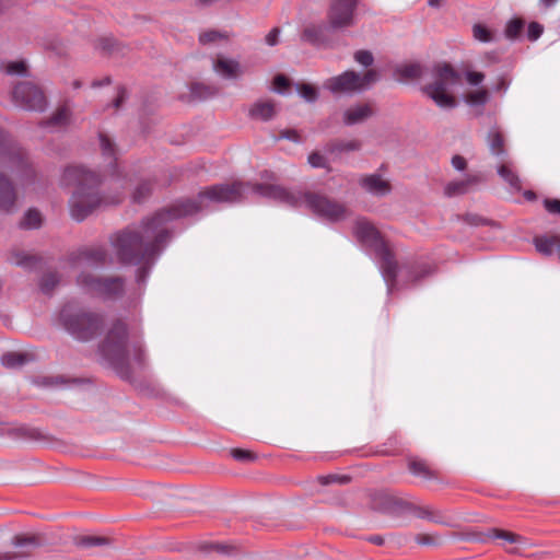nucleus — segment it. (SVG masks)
<instances>
[{
    "label": "nucleus",
    "mask_w": 560,
    "mask_h": 560,
    "mask_svg": "<svg viewBox=\"0 0 560 560\" xmlns=\"http://www.w3.org/2000/svg\"><path fill=\"white\" fill-rule=\"evenodd\" d=\"M40 544L36 536H15L12 546L14 551L0 552V560H15L28 557L33 549Z\"/></svg>",
    "instance_id": "nucleus-12"
},
{
    "label": "nucleus",
    "mask_w": 560,
    "mask_h": 560,
    "mask_svg": "<svg viewBox=\"0 0 560 560\" xmlns=\"http://www.w3.org/2000/svg\"><path fill=\"white\" fill-rule=\"evenodd\" d=\"M77 283L85 292L103 299L116 298L124 291V281L119 277L98 278L89 272H81Z\"/></svg>",
    "instance_id": "nucleus-9"
},
{
    "label": "nucleus",
    "mask_w": 560,
    "mask_h": 560,
    "mask_svg": "<svg viewBox=\"0 0 560 560\" xmlns=\"http://www.w3.org/2000/svg\"><path fill=\"white\" fill-rule=\"evenodd\" d=\"M275 114L276 107L271 101H258L252 106L249 110V115L253 118L264 121L271 119Z\"/></svg>",
    "instance_id": "nucleus-21"
},
{
    "label": "nucleus",
    "mask_w": 560,
    "mask_h": 560,
    "mask_svg": "<svg viewBox=\"0 0 560 560\" xmlns=\"http://www.w3.org/2000/svg\"><path fill=\"white\" fill-rule=\"evenodd\" d=\"M418 515H419L420 517H423V518H424V517H427V518H429V517H430V514H429L427 511H422V512H420Z\"/></svg>",
    "instance_id": "nucleus-64"
},
{
    "label": "nucleus",
    "mask_w": 560,
    "mask_h": 560,
    "mask_svg": "<svg viewBox=\"0 0 560 560\" xmlns=\"http://www.w3.org/2000/svg\"><path fill=\"white\" fill-rule=\"evenodd\" d=\"M385 503L382 506L383 510L387 512H398L404 511L410 508V505L407 502H404L401 500H397L392 497H384Z\"/></svg>",
    "instance_id": "nucleus-34"
},
{
    "label": "nucleus",
    "mask_w": 560,
    "mask_h": 560,
    "mask_svg": "<svg viewBox=\"0 0 560 560\" xmlns=\"http://www.w3.org/2000/svg\"><path fill=\"white\" fill-rule=\"evenodd\" d=\"M10 8L9 0H0V15L4 14Z\"/></svg>",
    "instance_id": "nucleus-55"
},
{
    "label": "nucleus",
    "mask_w": 560,
    "mask_h": 560,
    "mask_svg": "<svg viewBox=\"0 0 560 560\" xmlns=\"http://www.w3.org/2000/svg\"><path fill=\"white\" fill-rule=\"evenodd\" d=\"M487 142L492 155L498 158L505 155L506 152L504 149V138L497 127L489 131Z\"/></svg>",
    "instance_id": "nucleus-24"
},
{
    "label": "nucleus",
    "mask_w": 560,
    "mask_h": 560,
    "mask_svg": "<svg viewBox=\"0 0 560 560\" xmlns=\"http://www.w3.org/2000/svg\"><path fill=\"white\" fill-rule=\"evenodd\" d=\"M373 114V109L369 104H358L348 108L343 113V122L348 126H353L363 122Z\"/></svg>",
    "instance_id": "nucleus-19"
},
{
    "label": "nucleus",
    "mask_w": 560,
    "mask_h": 560,
    "mask_svg": "<svg viewBox=\"0 0 560 560\" xmlns=\"http://www.w3.org/2000/svg\"><path fill=\"white\" fill-rule=\"evenodd\" d=\"M273 85L278 93H283L284 90L289 86V81L285 77L279 74L273 79Z\"/></svg>",
    "instance_id": "nucleus-48"
},
{
    "label": "nucleus",
    "mask_w": 560,
    "mask_h": 560,
    "mask_svg": "<svg viewBox=\"0 0 560 560\" xmlns=\"http://www.w3.org/2000/svg\"><path fill=\"white\" fill-rule=\"evenodd\" d=\"M279 139H287L296 143L301 142V137L299 132L294 129L282 130L279 136Z\"/></svg>",
    "instance_id": "nucleus-46"
},
{
    "label": "nucleus",
    "mask_w": 560,
    "mask_h": 560,
    "mask_svg": "<svg viewBox=\"0 0 560 560\" xmlns=\"http://www.w3.org/2000/svg\"><path fill=\"white\" fill-rule=\"evenodd\" d=\"M0 167L21 177L34 175L27 152L2 129H0Z\"/></svg>",
    "instance_id": "nucleus-8"
},
{
    "label": "nucleus",
    "mask_w": 560,
    "mask_h": 560,
    "mask_svg": "<svg viewBox=\"0 0 560 560\" xmlns=\"http://www.w3.org/2000/svg\"><path fill=\"white\" fill-rule=\"evenodd\" d=\"M442 0H428V4L432 8L440 7Z\"/></svg>",
    "instance_id": "nucleus-61"
},
{
    "label": "nucleus",
    "mask_w": 560,
    "mask_h": 560,
    "mask_svg": "<svg viewBox=\"0 0 560 560\" xmlns=\"http://www.w3.org/2000/svg\"><path fill=\"white\" fill-rule=\"evenodd\" d=\"M213 70L224 79L234 80L242 75L243 70L238 61L225 57H219L213 62Z\"/></svg>",
    "instance_id": "nucleus-16"
},
{
    "label": "nucleus",
    "mask_w": 560,
    "mask_h": 560,
    "mask_svg": "<svg viewBox=\"0 0 560 560\" xmlns=\"http://www.w3.org/2000/svg\"><path fill=\"white\" fill-rule=\"evenodd\" d=\"M231 455L233 456V458L240 462H248L255 458V456L250 452L241 448L232 450Z\"/></svg>",
    "instance_id": "nucleus-44"
},
{
    "label": "nucleus",
    "mask_w": 560,
    "mask_h": 560,
    "mask_svg": "<svg viewBox=\"0 0 560 560\" xmlns=\"http://www.w3.org/2000/svg\"><path fill=\"white\" fill-rule=\"evenodd\" d=\"M359 184L364 191L375 197H384L392 191L390 182L378 173L361 176Z\"/></svg>",
    "instance_id": "nucleus-14"
},
{
    "label": "nucleus",
    "mask_w": 560,
    "mask_h": 560,
    "mask_svg": "<svg viewBox=\"0 0 560 560\" xmlns=\"http://www.w3.org/2000/svg\"><path fill=\"white\" fill-rule=\"evenodd\" d=\"M353 234L362 246L371 254H374L381 273L386 282L387 291L390 293L395 287L397 264L381 233L369 220L359 218L354 223Z\"/></svg>",
    "instance_id": "nucleus-5"
},
{
    "label": "nucleus",
    "mask_w": 560,
    "mask_h": 560,
    "mask_svg": "<svg viewBox=\"0 0 560 560\" xmlns=\"http://www.w3.org/2000/svg\"><path fill=\"white\" fill-rule=\"evenodd\" d=\"M258 196L289 207H305L317 217L336 222L347 217L345 205L322 194L288 190L279 185L235 182L211 186L197 198L177 200L155 212L137 228H127L110 236L117 260L138 266L137 282L145 283L150 269L171 238L170 223L200 212L211 211L214 205H234Z\"/></svg>",
    "instance_id": "nucleus-1"
},
{
    "label": "nucleus",
    "mask_w": 560,
    "mask_h": 560,
    "mask_svg": "<svg viewBox=\"0 0 560 560\" xmlns=\"http://www.w3.org/2000/svg\"><path fill=\"white\" fill-rule=\"evenodd\" d=\"M353 57H354V60L359 65H361V66H363L365 68L371 67L373 65V62H374V57H373L372 52L369 51V50H364V49L358 50V51L354 52Z\"/></svg>",
    "instance_id": "nucleus-39"
},
{
    "label": "nucleus",
    "mask_w": 560,
    "mask_h": 560,
    "mask_svg": "<svg viewBox=\"0 0 560 560\" xmlns=\"http://www.w3.org/2000/svg\"><path fill=\"white\" fill-rule=\"evenodd\" d=\"M70 118L71 112L67 105H63L60 106L49 119L43 120L39 126L50 131L60 130L70 124Z\"/></svg>",
    "instance_id": "nucleus-18"
},
{
    "label": "nucleus",
    "mask_w": 560,
    "mask_h": 560,
    "mask_svg": "<svg viewBox=\"0 0 560 560\" xmlns=\"http://www.w3.org/2000/svg\"><path fill=\"white\" fill-rule=\"evenodd\" d=\"M280 34H281V30L279 27H273L265 37V43L270 46V47H273L276 45L279 44L280 42Z\"/></svg>",
    "instance_id": "nucleus-42"
},
{
    "label": "nucleus",
    "mask_w": 560,
    "mask_h": 560,
    "mask_svg": "<svg viewBox=\"0 0 560 560\" xmlns=\"http://www.w3.org/2000/svg\"><path fill=\"white\" fill-rule=\"evenodd\" d=\"M466 79H467L469 84L478 85V84H480L483 81L485 75L481 72L468 71L466 73Z\"/></svg>",
    "instance_id": "nucleus-49"
},
{
    "label": "nucleus",
    "mask_w": 560,
    "mask_h": 560,
    "mask_svg": "<svg viewBox=\"0 0 560 560\" xmlns=\"http://www.w3.org/2000/svg\"><path fill=\"white\" fill-rule=\"evenodd\" d=\"M104 84H109V78H105L103 81H93L92 86L96 88Z\"/></svg>",
    "instance_id": "nucleus-58"
},
{
    "label": "nucleus",
    "mask_w": 560,
    "mask_h": 560,
    "mask_svg": "<svg viewBox=\"0 0 560 560\" xmlns=\"http://www.w3.org/2000/svg\"><path fill=\"white\" fill-rule=\"evenodd\" d=\"M18 194L12 182L0 173V210L11 212L15 208Z\"/></svg>",
    "instance_id": "nucleus-15"
},
{
    "label": "nucleus",
    "mask_w": 560,
    "mask_h": 560,
    "mask_svg": "<svg viewBox=\"0 0 560 560\" xmlns=\"http://www.w3.org/2000/svg\"><path fill=\"white\" fill-rule=\"evenodd\" d=\"M488 101V92L486 90H478L467 95V103L470 105H485Z\"/></svg>",
    "instance_id": "nucleus-40"
},
{
    "label": "nucleus",
    "mask_w": 560,
    "mask_h": 560,
    "mask_svg": "<svg viewBox=\"0 0 560 560\" xmlns=\"http://www.w3.org/2000/svg\"><path fill=\"white\" fill-rule=\"evenodd\" d=\"M452 165L457 171H464L466 168V160L460 155H455L452 159Z\"/></svg>",
    "instance_id": "nucleus-51"
},
{
    "label": "nucleus",
    "mask_w": 560,
    "mask_h": 560,
    "mask_svg": "<svg viewBox=\"0 0 560 560\" xmlns=\"http://www.w3.org/2000/svg\"><path fill=\"white\" fill-rule=\"evenodd\" d=\"M4 72L9 75L28 77V65L26 60L20 59L10 61L4 66Z\"/></svg>",
    "instance_id": "nucleus-28"
},
{
    "label": "nucleus",
    "mask_w": 560,
    "mask_h": 560,
    "mask_svg": "<svg viewBox=\"0 0 560 560\" xmlns=\"http://www.w3.org/2000/svg\"><path fill=\"white\" fill-rule=\"evenodd\" d=\"M126 96H127L126 89H124V88L119 89L117 96L114 101V106L116 108H119L120 104L125 101Z\"/></svg>",
    "instance_id": "nucleus-52"
},
{
    "label": "nucleus",
    "mask_w": 560,
    "mask_h": 560,
    "mask_svg": "<svg viewBox=\"0 0 560 560\" xmlns=\"http://www.w3.org/2000/svg\"><path fill=\"white\" fill-rule=\"evenodd\" d=\"M42 224V214L35 209H30L21 221V226L24 229H37Z\"/></svg>",
    "instance_id": "nucleus-30"
},
{
    "label": "nucleus",
    "mask_w": 560,
    "mask_h": 560,
    "mask_svg": "<svg viewBox=\"0 0 560 560\" xmlns=\"http://www.w3.org/2000/svg\"><path fill=\"white\" fill-rule=\"evenodd\" d=\"M378 80L380 72L375 69H369L362 74L348 70L325 80L323 88L332 94L352 95L369 90Z\"/></svg>",
    "instance_id": "nucleus-7"
},
{
    "label": "nucleus",
    "mask_w": 560,
    "mask_h": 560,
    "mask_svg": "<svg viewBox=\"0 0 560 560\" xmlns=\"http://www.w3.org/2000/svg\"><path fill=\"white\" fill-rule=\"evenodd\" d=\"M108 540L105 537L100 536H82L78 538L77 544L81 547L90 548V547H96V546H103L106 545Z\"/></svg>",
    "instance_id": "nucleus-35"
},
{
    "label": "nucleus",
    "mask_w": 560,
    "mask_h": 560,
    "mask_svg": "<svg viewBox=\"0 0 560 560\" xmlns=\"http://www.w3.org/2000/svg\"><path fill=\"white\" fill-rule=\"evenodd\" d=\"M498 174L514 190L521 189V180L509 164L502 163L498 166Z\"/></svg>",
    "instance_id": "nucleus-25"
},
{
    "label": "nucleus",
    "mask_w": 560,
    "mask_h": 560,
    "mask_svg": "<svg viewBox=\"0 0 560 560\" xmlns=\"http://www.w3.org/2000/svg\"><path fill=\"white\" fill-rule=\"evenodd\" d=\"M487 539H500L504 544H516V545H526V539L517 534L512 532L502 530L498 528L489 529L486 534Z\"/></svg>",
    "instance_id": "nucleus-23"
},
{
    "label": "nucleus",
    "mask_w": 560,
    "mask_h": 560,
    "mask_svg": "<svg viewBox=\"0 0 560 560\" xmlns=\"http://www.w3.org/2000/svg\"><path fill=\"white\" fill-rule=\"evenodd\" d=\"M545 208L549 213L560 214V200L546 199L544 201Z\"/></svg>",
    "instance_id": "nucleus-47"
},
{
    "label": "nucleus",
    "mask_w": 560,
    "mask_h": 560,
    "mask_svg": "<svg viewBox=\"0 0 560 560\" xmlns=\"http://www.w3.org/2000/svg\"><path fill=\"white\" fill-rule=\"evenodd\" d=\"M477 183L478 178L476 176H469L465 179L453 180L445 186L444 194L447 197L464 195L468 192L469 189Z\"/></svg>",
    "instance_id": "nucleus-20"
},
{
    "label": "nucleus",
    "mask_w": 560,
    "mask_h": 560,
    "mask_svg": "<svg viewBox=\"0 0 560 560\" xmlns=\"http://www.w3.org/2000/svg\"><path fill=\"white\" fill-rule=\"evenodd\" d=\"M213 94H214V91L211 88H209L202 83H195L191 86V95L196 98L202 100V98L210 97Z\"/></svg>",
    "instance_id": "nucleus-38"
},
{
    "label": "nucleus",
    "mask_w": 560,
    "mask_h": 560,
    "mask_svg": "<svg viewBox=\"0 0 560 560\" xmlns=\"http://www.w3.org/2000/svg\"><path fill=\"white\" fill-rule=\"evenodd\" d=\"M370 541L376 545H382L383 538L381 536H373L370 538Z\"/></svg>",
    "instance_id": "nucleus-60"
},
{
    "label": "nucleus",
    "mask_w": 560,
    "mask_h": 560,
    "mask_svg": "<svg viewBox=\"0 0 560 560\" xmlns=\"http://www.w3.org/2000/svg\"><path fill=\"white\" fill-rule=\"evenodd\" d=\"M537 252L542 255H551L553 250L559 246L555 237L538 236L534 240Z\"/></svg>",
    "instance_id": "nucleus-27"
},
{
    "label": "nucleus",
    "mask_w": 560,
    "mask_h": 560,
    "mask_svg": "<svg viewBox=\"0 0 560 560\" xmlns=\"http://www.w3.org/2000/svg\"><path fill=\"white\" fill-rule=\"evenodd\" d=\"M296 91L308 103H314L318 98V90L307 83H298Z\"/></svg>",
    "instance_id": "nucleus-31"
},
{
    "label": "nucleus",
    "mask_w": 560,
    "mask_h": 560,
    "mask_svg": "<svg viewBox=\"0 0 560 560\" xmlns=\"http://www.w3.org/2000/svg\"><path fill=\"white\" fill-rule=\"evenodd\" d=\"M12 102L21 109L37 113L45 112L48 106L43 90L28 81L20 82L13 88Z\"/></svg>",
    "instance_id": "nucleus-10"
},
{
    "label": "nucleus",
    "mask_w": 560,
    "mask_h": 560,
    "mask_svg": "<svg viewBox=\"0 0 560 560\" xmlns=\"http://www.w3.org/2000/svg\"><path fill=\"white\" fill-rule=\"evenodd\" d=\"M343 479H346V478H345V477L339 478V477L334 476V475L319 477V481H320V483H323V485H328V483H330V482H335V481H339V482H341V481H343Z\"/></svg>",
    "instance_id": "nucleus-53"
},
{
    "label": "nucleus",
    "mask_w": 560,
    "mask_h": 560,
    "mask_svg": "<svg viewBox=\"0 0 560 560\" xmlns=\"http://www.w3.org/2000/svg\"><path fill=\"white\" fill-rule=\"evenodd\" d=\"M557 1L558 0H540V3L546 8H550L555 5Z\"/></svg>",
    "instance_id": "nucleus-59"
},
{
    "label": "nucleus",
    "mask_w": 560,
    "mask_h": 560,
    "mask_svg": "<svg viewBox=\"0 0 560 560\" xmlns=\"http://www.w3.org/2000/svg\"><path fill=\"white\" fill-rule=\"evenodd\" d=\"M330 30L328 24L310 23L305 25L301 33V40L314 46H318L326 40V33Z\"/></svg>",
    "instance_id": "nucleus-17"
},
{
    "label": "nucleus",
    "mask_w": 560,
    "mask_h": 560,
    "mask_svg": "<svg viewBox=\"0 0 560 560\" xmlns=\"http://www.w3.org/2000/svg\"><path fill=\"white\" fill-rule=\"evenodd\" d=\"M151 190H152L151 182L143 180V182L139 183L132 194L133 201L142 202L151 194Z\"/></svg>",
    "instance_id": "nucleus-33"
},
{
    "label": "nucleus",
    "mask_w": 560,
    "mask_h": 560,
    "mask_svg": "<svg viewBox=\"0 0 560 560\" xmlns=\"http://www.w3.org/2000/svg\"><path fill=\"white\" fill-rule=\"evenodd\" d=\"M100 145L103 156L108 160L112 170L110 183L117 190L115 195L107 196L103 191L105 183L98 175L81 165L68 166L62 174L61 185L77 186L69 200L70 214L73 220L81 222L94 210L121 201L126 180L116 167V148L112 140L104 133H100Z\"/></svg>",
    "instance_id": "nucleus-2"
},
{
    "label": "nucleus",
    "mask_w": 560,
    "mask_h": 560,
    "mask_svg": "<svg viewBox=\"0 0 560 560\" xmlns=\"http://www.w3.org/2000/svg\"><path fill=\"white\" fill-rule=\"evenodd\" d=\"M395 77L400 82H423L422 92L441 108L456 106L453 89L460 84L462 77L446 62H438L432 67H422L417 62L404 63L395 69Z\"/></svg>",
    "instance_id": "nucleus-3"
},
{
    "label": "nucleus",
    "mask_w": 560,
    "mask_h": 560,
    "mask_svg": "<svg viewBox=\"0 0 560 560\" xmlns=\"http://www.w3.org/2000/svg\"><path fill=\"white\" fill-rule=\"evenodd\" d=\"M109 256L104 246H92L79 252L75 257L78 266L88 268L103 267L109 262Z\"/></svg>",
    "instance_id": "nucleus-13"
},
{
    "label": "nucleus",
    "mask_w": 560,
    "mask_h": 560,
    "mask_svg": "<svg viewBox=\"0 0 560 560\" xmlns=\"http://www.w3.org/2000/svg\"><path fill=\"white\" fill-rule=\"evenodd\" d=\"M308 163L313 167H326L327 164L326 158L318 152H313L308 155Z\"/></svg>",
    "instance_id": "nucleus-43"
},
{
    "label": "nucleus",
    "mask_w": 560,
    "mask_h": 560,
    "mask_svg": "<svg viewBox=\"0 0 560 560\" xmlns=\"http://www.w3.org/2000/svg\"><path fill=\"white\" fill-rule=\"evenodd\" d=\"M209 548H210V549H214V550H217L218 552H221V553H226V552H229V551H228V547H226V546H224V545H219V544H217V545H210V546H209Z\"/></svg>",
    "instance_id": "nucleus-56"
},
{
    "label": "nucleus",
    "mask_w": 560,
    "mask_h": 560,
    "mask_svg": "<svg viewBox=\"0 0 560 560\" xmlns=\"http://www.w3.org/2000/svg\"><path fill=\"white\" fill-rule=\"evenodd\" d=\"M60 277L57 272L49 271L44 273L40 279L39 288L44 294H51L55 288L58 285Z\"/></svg>",
    "instance_id": "nucleus-29"
},
{
    "label": "nucleus",
    "mask_w": 560,
    "mask_h": 560,
    "mask_svg": "<svg viewBox=\"0 0 560 560\" xmlns=\"http://www.w3.org/2000/svg\"><path fill=\"white\" fill-rule=\"evenodd\" d=\"M542 26L537 23V22H532L529 25H528V30H527V36L530 40H536L537 38L540 37V35L542 34Z\"/></svg>",
    "instance_id": "nucleus-45"
},
{
    "label": "nucleus",
    "mask_w": 560,
    "mask_h": 560,
    "mask_svg": "<svg viewBox=\"0 0 560 560\" xmlns=\"http://www.w3.org/2000/svg\"><path fill=\"white\" fill-rule=\"evenodd\" d=\"M409 469L416 476L427 477L429 475L428 467L422 460H411L409 463Z\"/></svg>",
    "instance_id": "nucleus-41"
},
{
    "label": "nucleus",
    "mask_w": 560,
    "mask_h": 560,
    "mask_svg": "<svg viewBox=\"0 0 560 560\" xmlns=\"http://www.w3.org/2000/svg\"><path fill=\"white\" fill-rule=\"evenodd\" d=\"M425 273H429V270H428V269H423L421 275H418V273H417V275H415L412 280H413V281H418V280H419L420 278H422Z\"/></svg>",
    "instance_id": "nucleus-62"
},
{
    "label": "nucleus",
    "mask_w": 560,
    "mask_h": 560,
    "mask_svg": "<svg viewBox=\"0 0 560 560\" xmlns=\"http://www.w3.org/2000/svg\"><path fill=\"white\" fill-rule=\"evenodd\" d=\"M509 89V82L504 78H500L498 83L494 86V90L498 92H506Z\"/></svg>",
    "instance_id": "nucleus-54"
},
{
    "label": "nucleus",
    "mask_w": 560,
    "mask_h": 560,
    "mask_svg": "<svg viewBox=\"0 0 560 560\" xmlns=\"http://www.w3.org/2000/svg\"><path fill=\"white\" fill-rule=\"evenodd\" d=\"M59 322L73 338L82 341L92 339L102 325L98 315L86 312L74 303H68L61 308Z\"/></svg>",
    "instance_id": "nucleus-6"
},
{
    "label": "nucleus",
    "mask_w": 560,
    "mask_h": 560,
    "mask_svg": "<svg viewBox=\"0 0 560 560\" xmlns=\"http://www.w3.org/2000/svg\"><path fill=\"white\" fill-rule=\"evenodd\" d=\"M10 261L16 266H20L26 270H34L39 267L42 259L37 256L24 253L14 252L10 257Z\"/></svg>",
    "instance_id": "nucleus-22"
},
{
    "label": "nucleus",
    "mask_w": 560,
    "mask_h": 560,
    "mask_svg": "<svg viewBox=\"0 0 560 560\" xmlns=\"http://www.w3.org/2000/svg\"><path fill=\"white\" fill-rule=\"evenodd\" d=\"M524 23L520 19L511 20L505 27V35L508 38H516L522 32Z\"/></svg>",
    "instance_id": "nucleus-37"
},
{
    "label": "nucleus",
    "mask_w": 560,
    "mask_h": 560,
    "mask_svg": "<svg viewBox=\"0 0 560 560\" xmlns=\"http://www.w3.org/2000/svg\"><path fill=\"white\" fill-rule=\"evenodd\" d=\"M219 37H220V35L218 32L209 31V32L202 33L199 37V40L202 44H207V43H212V42L217 40Z\"/></svg>",
    "instance_id": "nucleus-50"
},
{
    "label": "nucleus",
    "mask_w": 560,
    "mask_h": 560,
    "mask_svg": "<svg viewBox=\"0 0 560 560\" xmlns=\"http://www.w3.org/2000/svg\"><path fill=\"white\" fill-rule=\"evenodd\" d=\"M358 0H331L327 12L330 30L338 31L350 27L355 21Z\"/></svg>",
    "instance_id": "nucleus-11"
},
{
    "label": "nucleus",
    "mask_w": 560,
    "mask_h": 560,
    "mask_svg": "<svg viewBox=\"0 0 560 560\" xmlns=\"http://www.w3.org/2000/svg\"><path fill=\"white\" fill-rule=\"evenodd\" d=\"M102 357L121 378H130L135 369L144 364L145 352L142 341L128 340L127 327L117 322L107 332L100 347Z\"/></svg>",
    "instance_id": "nucleus-4"
},
{
    "label": "nucleus",
    "mask_w": 560,
    "mask_h": 560,
    "mask_svg": "<svg viewBox=\"0 0 560 560\" xmlns=\"http://www.w3.org/2000/svg\"><path fill=\"white\" fill-rule=\"evenodd\" d=\"M417 541L420 544V545H429L431 544V538L428 537V536H418L417 537Z\"/></svg>",
    "instance_id": "nucleus-57"
},
{
    "label": "nucleus",
    "mask_w": 560,
    "mask_h": 560,
    "mask_svg": "<svg viewBox=\"0 0 560 560\" xmlns=\"http://www.w3.org/2000/svg\"><path fill=\"white\" fill-rule=\"evenodd\" d=\"M361 148V142L359 140H342L330 143L327 145V151L330 153H341V152H350L358 151Z\"/></svg>",
    "instance_id": "nucleus-26"
},
{
    "label": "nucleus",
    "mask_w": 560,
    "mask_h": 560,
    "mask_svg": "<svg viewBox=\"0 0 560 560\" xmlns=\"http://www.w3.org/2000/svg\"><path fill=\"white\" fill-rule=\"evenodd\" d=\"M26 362V358L22 353L8 352L1 357L2 365L7 368H18Z\"/></svg>",
    "instance_id": "nucleus-32"
},
{
    "label": "nucleus",
    "mask_w": 560,
    "mask_h": 560,
    "mask_svg": "<svg viewBox=\"0 0 560 560\" xmlns=\"http://www.w3.org/2000/svg\"><path fill=\"white\" fill-rule=\"evenodd\" d=\"M474 37L482 43H490L493 40V34L490 30L481 24H475L472 27Z\"/></svg>",
    "instance_id": "nucleus-36"
},
{
    "label": "nucleus",
    "mask_w": 560,
    "mask_h": 560,
    "mask_svg": "<svg viewBox=\"0 0 560 560\" xmlns=\"http://www.w3.org/2000/svg\"><path fill=\"white\" fill-rule=\"evenodd\" d=\"M524 195H525V198L528 200L535 199V192H533V191H526Z\"/></svg>",
    "instance_id": "nucleus-63"
}]
</instances>
